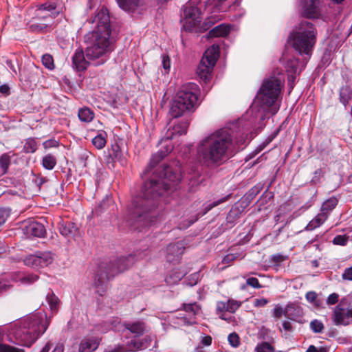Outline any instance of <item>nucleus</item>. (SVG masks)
I'll return each mask as SVG.
<instances>
[{
  "mask_svg": "<svg viewBox=\"0 0 352 352\" xmlns=\"http://www.w3.org/2000/svg\"><path fill=\"white\" fill-rule=\"evenodd\" d=\"M181 179V174L164 166L163 176L153 175L144 183L141 195L135 197L130 206V218L142 226H147L155 221L154 210L157 199L173 188Z\"/></svg>",
  "mask_w": 352,
  "mask_h": 352,
  "instance_id": "obj_1",
  "label": "nucleus"
},
{
  "mask_svg": "<svg viewBox=\"0 0 352 352\" xmlns=\"http://www.w3.org/2000/svg\"><path fill=\"white\" fill-rule=\"evenodd\" d=\"M245 142L244 134L234 138L230 129H221L200 141L197 157L207 166H218L241 149Z\"/></svg>",
  "mask_w": 352,
  "mask_h": 352,
  "instance_id": "obj_2",
  "label": "nucleus"
},
{
  "mask_svg": "<svg viewBox=\"0 0 352 352\" xmlns=\"http://www.w3.org/2000/svg\"><path fill=\"white\" fill-rule=\"evenodd\" d=\"M89 23L95 24L93 31L85 36L87 46L85 50L86 57L95 60L100 58L96 65L103 64L106 54L111 51L110 35L111 32L110 16L106 8H101L96 15L89 20Z\"/></svg>",
  "mask_w": 352,
  "mask_h": 352,
  "instance_id": "obj_3",
  "label": "nucleus"
},
{
  "mask_svg": "<svg viewBox=\"0 0 352 352\" xmlns=\"http://www.w3.org/2000/svg\"><path fill=\"white\" fill-rule=\"evenodd\" d=\"M227 0H190L184 6V19L182 20L185 30L195 32H203L218 20H211L209 17L201 23L203 10L211 8L221 12H226L228 8L224 6Z\"/></svg>",
  "mask_w": 352,
  "mask_h": 352,
  "instance_id": "obj_4",
  "label": "nucleus"
},
{
  "mask_svg": "<svg viewBox=\"0 0 352 352\" xmlns=\"http://www.w3.org/2000/svg\"><path fill=\"white\" fill-rule=\"evenodd\" d=\"M47 328L46 321L41 316L34 314L15 324L10 333L19 344L30 346Z\"/></svg>",
  "mask_w": 352,
  "mask_h": 352,
  "instance_id": "obj_5",
  "label": "nucleus"
},
{
  "mask_svg": "<svg viewBox=\"0 0 352 352\" xmlns=\"http://www.w3.org/2000/svg\"><path fill=\"white\" fill-rule=\"evenodd\" d=\"M134 263V257L129 255L102 263L94 276L93 286L96 293L103 296L108 288V282L118 274L127 270Z\"/></svg>",
  "mask_w": 352,
  "mask_h": 352,
  "instance_id": "obj_6",
  "label": "nucleus"
},
{
  "mask_svg": "<svg viewBox=\"0 0 352 352\" xmlns=\"http://www.w3.org/2000/svg\"><path fill=\"white\" fill-rule=\"evenodd\" d=\"M317 30L305 20L300 21L290 34L292 47L300 54H310L316 43Z\"/></svg>",
  "mask_w": 352,
  "mask_h": 352,
  "instance_id": "obj_7",
  "label": "nucleus"
},
{
  "mask_svg": "<svg viewBox=\"0 0 352 352\" xmlns=\"http://www.w3.org/2000/svg\"><path fill=\"white\" fill-rule=\"evenodd\" d=\"M195 91V84H190L181 88L170 105L169 114L172 118H177L195 110L198 100Z\"/></svg>",
  "mask_w": 352,
  "mask_h": 352,
  "instance_id": "obj_8",
  "label": "nucleus"
},
{
  "mask_svg": "<svg viewBox=\"0 0 352 352\" xmlns=\"http://www.w3.org/2000/svg\"><path fill=\"white\" fill-rule=\"evenodd\" d=\"M284 85L283 75L272 76L263 80V84L257 94L256 100L265 107H272L275 104L278 96L281 93Z\"/></svg>",
  "mask_w": 352,
  "mask_h": 352,
  "instance_id": "obj_9",
  "label": "nucleus"
},
{
  "mask_svg": "<svg viewBox=\"0 0 352 352\" xmlns=\"http://www.w3.org/2000/svg\"><path fill=\"white\" fill-rule=\"evenodd\" d=\"M219 56V47L212 45L205 52L199 65L197 67V73L199 78L205 82L211 77V73Z\"/></svg>",
  "mask_w": 352,
  "mask_h": 352,
  "instance_id": "obj_10",
  "label": "nucleus"
},
{
  "mask_svg": "<svg viewBox=\"0 0 352 352\" xmlns=\"http://www.w3.org/2000/svg\"><path fill=\"white\" fill-rule=\"evenodd\" d=\"M302 15L308 19H318L322 16V2L321 0H303L301 2Z\"/></svg>",
  "mask_w": 352,
  "mask_h": 352,
  "instance_id": "obj_11",
  "label": "nucleus"
},
{
  "mask_svg": "<svg viewBox=\"0 0 352 352\" xmlns=\"http://www.w3.org/2000/svg\"><path fill=\"white\" fill-rule=\"evenodd\" d=\"M332 319L336 325H349L352 324V307H344L340 302L335 308Z\"/></svg>",
  "mask_w": 352,
  "mask_h": 352,
  "instance_id": "obj_12",
  "label": "nucleus"
},
{
  "mask_svg": "<svg viewBox=\"0 0 352 352\" xmlns=\"http://www.w3.org/2000/svg\"><path fill=\"white\" fill-rule=\"evenodd\" d=\"M22 230L28 237H43L45 234V229L43 225L36 221L24 223Z\"/></svg>",
  "mask_w": 352,
  "mask_h": 352,
  "instance_id": "obj_13",
  "label": "nucleus"
},
{
  "mask_svg": "<svg viewBox=\"0 0 352 352\" xmlns=\"http://www.w3.org/2000/svg\"><path fill=\"white\" fill-rule=\"evenodd\" d=\"M185 248L182 242L170 244L166 248V259L170 263H177L184 252Z\"/></svg>",
  "mask_w": 352,
  "mask_h": 352,
  "instance_id": "obj_14",
  "label": "nucleus"
},
{
  "mask_svg": "<svg viewBox=\"0 0 352 352\" xmlns=\"http://www.w3.org/2000/svg\"><path fill=\"white\" fill-rule=\"evenodd\" d=\"M100 344V339L97 338H84L79 344V352H94Z\"/></svg>",
  "mask_w": 352,
  "mask_h": 352,
  "instance_id": "obj_15",
  "label": "nucleus"
},
{
  "mask_svg": "<svg viewBox=\"0 0 352 352\" xmlns=\"http://www.w3.org/2000/svg\"><path fill=\"white\" fill-rule=\"evenodd\" d=\"M119 7L127 12H134L144 6V0H116Z\"/></svg>",
  "mask_w": 352,
  "mask_h": 352,
  "instance_id": "obj_16",
  "label": "nucleus"
},
{
  "mask_svg": "<svg viewBox=\"0 0 352 352\" xmlns=\"http://www.w3.org/2000/svg\"><path fill=\"white\" fill-rule=\"evenodd\" d=\"M73 67L77 71L85 70L89 66V62L86 60L82 49L76 50L72 57Z\"/></svg>",
  "mask_w": 352,
  "mask_h": 352,
  "instance_id": "obj_17",
  "label": "nucleus"
},
{
  "mask_svg": "<svg viewBox=\"0 0 352 352\" xmlns=\"http://www.w3.org/2000/svg\"><path fill=\"white\" fill-rule=\"evenodd\" d=\"M56 6L54 3L47 2L39 6L38 10L39 12H50L48 15H42L40 17L45 21H49L52 23L53 19L58 15L59 12L56 11Z\"/></svg>",
  "mask_w": 352,
  "mask_h": 352,
  "instance_id": "obj_18",
  "label": "nucleus"
},
{
  "mask_svg": "<svg viewBox=\"0 0 352 352\" xmlns=\"http://www.w3.org/2000/svg\"><path fill=\"white\" fill-rule=\"evenodd\" d=\"M189 122L188 121L181 122L177 125H175L170 131H168L166 133L167 139H172L175 135H183L187 132Z\"/></svg>",
  "mask_w": 352,
  "mask_h": 352,
  "instance_id": "obj_19",
  "label": "nucleus"
},
{
  "mask_svg": "<svg viewBox=\"0 0 352 352\" xmlns=\"http://www.w3.org/2000/svg\"><path fill=\"white\" fill-rule=\"evenodd\" d=\"M124 327L136 336H142L145 330L144 323L140 321L133 323L125 322Z\"/></svg>",
  "mask_w": 352,
  "mask_h": 352,
  "instance_id": "obj_20",
  "label": "nucleus"
},
{
  "mask_svg": "<svg viewBox=\"0 0 352 352\" xmlns=\"http://www.w3.org/2000/svg\"><path fill=\"white\" fill-rule=\"evenodd\" d=\"M327 219V216L324 212L318 214L311 221L309 222L305 228L307 231H311L320 227Z\"/></svg>",
  "mask_w": 352,
  "mask_h": 352,
  "instance_id": "obj_21",
  "label": "nucleus"
},
{
  "mask_svg": "<svg viewBox=\"0 0 352 352\" xmlns=\"http://www.w3.org/2000/svg\"><path fill=\"white\" fill-rule=\"evenodd\" d=\"M59 230L60 234L65 236H74L78 232L77 227L72 222H66L60 224Z\"/></svg>",
  "mask_w": 352,
  "mask_h": 352,
  "instance_id": "obj_22",
  "label": "nucleus"
},
{
  "mask_svg": "<svg viewBox=\"0 0 352 352\" xmlns=\"http://www.w3.org/2000/svg\"><path fill=\"white\" fill-rule=\"evenodd\" d=\"M230 27L225 24H220L212 28L208 34V38L225 36L230 32Z\"/></svg>",
  "mask_w": 352,
  "mask_h": 352,
  "instance_id": "obj_23",
  "label": "nucleus"
},
{
  "mask_svg": "<svg viewBox=\"0 0 352 352\" xmlns=\"http://www.w3.org/2000/svg\"><path fill=\"white\" fill-rule=\"evenodd\" d=\"M170 151V149H166V151H160L154 154L151 160L149 166L145 170L144 174H148L151 170L154 168L165 156Z\"/></svg>",
  "mask_w": 352,
  "mask_h": 352,
  "instance_id": "obj_24",
  "label": "nucleus"
},
{
  "mask_svg": "<svg viewBox=\"0 0 352 352\" xmlns=\"http://www.w3.org/2000/svg\"><path fill=\"white\" fill-rule=\"evenodd\" d=\"M38 256V267L48 266L54 261V256L51 252H37Z\"/></svg>",
  "mask_w": 352,
  "mask_h": 352,
  "instance_id": "obj_25",
  "label": "nucleus"
},
{
  "mask_svg": "<svg viewBox=\"0 0 352 352\" xmlns=\"http://www.w3.org/2000/svg\"><path fill=\"white\" fill-rule=\"evenodd\" d=\"M46 300L52 312L55 314L57 313L60 302L58 298L52 292H51L47 294Z\"/></svg>",
  "mask_w": 352,
  "mask_h": 352,
  "instance_id": "obj_26",
  "label": "nucleus"
},
{
  "mask_svg": "<svg viewBox=\"0 0 352 352\" xmlns=\"http://www.w3.org/2000/svg\"><path fill=\"white\" fill-rule=\"evenodd\" d=\"M38 279V276L36 274H18L15 275V277L13 278L14 281H21L24 284H32L36 281Z\"/></svg>",
  "mask_w": 352,
  "mask_h": 352,
  "instance_id": "obj_27",
  "label": "nucleus"
},
{
  "mask_svg": "<svg viewBox=\"0 0 352 352\" xmlns=\"http://www.w3.org/2000/svg\"><path fill=\"white\" fill-rule=\"evenodd\" d=\"M338 202V199L334 197L326 200L322 205L321 212H324L328 217L330 212L337 206Z\"/></svg>",
  "mask_w": 352,
  "mask_h": 352,
  "instance_id": "obj_28",
  "label": "nucleus"
},
{
  "mask_svg": "<svg viewBox=\"0 0 352 352\" xmlns=\"http://www.w3.org/2000/svg\"><path fill=\"white\" fill-rule=\"evenodd\" d=\"M78 118L82 122H90L94 118V113L87 107H84L78 111Z\"/></svg>",
  "mask_w": 352,
  "mask_h": 352,
  "instance_id": "obj_29",
  "label": "nucleus"
},
{
  "mask_svg": "<svg viewBox=\"0 0 352 352\" xmlns=\"http://www.w3.org/2000/svg\"><path fill=\"white\" fill-rule=\"evenodd\" d=\"M56 157L52 154H47L43 157L42 165L47 170H52L56 165Z\"/></svg>",
  "mask_w": 352,
  "mask_h": 352,
  "instance_id": "obj_30",
  "label": "nucleus"
},
{
  "mask_svg": "<svg viewBox=\"0 0 352 352\" xmlns=\"http://www.w3.org/2000/svg\"><path fill=\"white\" fill-rule=\"evenodd\" d=\"M352 98V90L350 87L345 86L340 89V99L341 102L346 105Z\"/></svg>",
  "mask_w": 352,
  "mask_h": 352,
  "instance_id": "obj_31",
  "label": "nucleus"
},
{
  "mask_svg": "<svg viewBox=\"0 0 352 352\" xmlns=\"http://www.w3.org/2000/svg\"><path fill=\"white\" fill-rule=\"evenodd\" d=\"M111 156L124 166L126 164V160L123 157L121 148L117 144L112 146V153Z\"/></svg>",
  "mask_w": 352,
  "mask_h": 352,
  "instance_id": "obj_32",
  "label": "nucleus"
},
{
  "mask_svg": "<svg viewBox=\"0 0 352 352\" xmlns=\"http://www.w3.org/2000/svg\"><path fill=\"white\" fill-rule=\"evenodd\" d=\"M10 156L8 153H3L0 157V173L3 175L6 173L10 164Z\"/></svg>",
  "mask_w": 352,
  "mask_h": 352,
  "instance_id": "obj_33",
  "label": "nucleus"
},
{
  "mask_svg": "<svg viewBox=\"0 0 352 352\" xmlns=\"http://www.w3.org/2000/svg\"><path fill=\"white\" fill-rule=\"evenodd\" d=\"M37 149V143L34 138H28L25 140L23 151L26 153H34Z\"/></svg>",
  "mask_w": 352,
  "mask_h": 352,
  "instance_id": "obj_34",
  "label": "nucleus"
},
{
  "mask_svg": "<svg viewBox=\"0 0 352 352\" xmlns=\"http://www.w3.org/2000/svg\"><path fill=\"white\" fill-rule=\"evenodd\" d=\"M52 22H50L49 21H46V23H42V22H32L29 28L32 32H43L44 31L47 27L51 25Z\"/></svg>",
  "mask_w": 352,
  "mask_h": 352,
  "instance_id": "obj_35",
  "label": "nucleus"
},
{
  "mask_svg": "<svg viewBox=\"0 0 352 352\" xmlns=\"http://www.w3.org/2000/svg\"><path fill=\"white\" fill-rule=\"evenodd\" d=\"M147 346L144 345L143 341L131 340L126 344L125 351H135L142 348H146Z\"/></svg>",
  "mask_w": 352,
  "mask_h": 352,
  "instance_id": "obj_36",
  "label": "nucleus"
},
{
  "mask_svg": "<svg viewBox=\"0 0 352 352\" xmlns=\"http://www.w3.org/2000/svg\"><path fill=\"white\" fill-rule=\"evenodd\" d=\"M286 70L289 74H296L298 68V60L296 58L289 59L285 65Z\"/></svg>",
  "mask_w": 352,
  "mask_h": 352,
  "instance_id": "obj_37",
  "label": "nucleus"
},
{
  "mask_svg": "<svg viewBox=\"0 0 352 352\" xmlns=\"http://www.w3.org/2000/svg\"><path fill=\"white\" fill-rule=\"evenodd\" d=\"M107 140L104 134L100 133L96 135L92 140L93 144L98 149H101L104 147Z\"/></svg>",
  "mask_w": 352,
  "mask_h": 352,
  "instance_id": "obj_38",
  "label": "nucleus"
},
{
  "mask_svg": "<svg viewBox=\"0 0 352 352\" xmlns=\"http://www.w3.org/2000/svg\"><path fill=\"white\" fill-rule=\"evenodd\" d=\"M25 265L32 267H38V256L37 252L35 254H30L24 259Z\"/></svg>",
  "mask_w": 352,
  "mask_h": 352,
  "instance_id": "obj_39",
  "label": "nucleus"
},
{
  "mask_svg": "<svg viewBox=\"0 0 352 352\" xmlns=\"http://www.w3.org/2000/svg\"><path fill=\"white\" fill-rule=\"evenodd\" d=\"M113 206V201L111 198L107 197L102 200L96 209V212H101Z\"/></svg>",
  "mask_w": 352,
  "mask_h": 352,
  "instance_id": "obj_40",
  "label": "nucleus"
},
{
  "mask_svg": "<svg viewBox=\"0 0 352 352\" xmlns=\"http://www.w3.org/2000/svg\"><path fill=\"white\" fill-rule=\"evenodd\" d=\"M256 352H274V348L270 343L263 342L258 344L256 349Z\"/></svg>",
  "mask_w": 352,
  "mask_h": 352,
  "instance_id": "obj_41",
  "label": "nucleus"
},
{
  "mask_svg": "<svg viewBox=\"0 0 352 352\" xmlns=\"http://www.w3.org/2000/svg\"><path fill=\"white\" fill-rule=\"evenodd\" d=\"M184 309L190 316H195L199 312V307L196 302L190 304H184Z\"/></svg>",
  "mask_w": 352,
  "mask_h": 352,
  "instance_id": "obj_42",
  "label": "nucleus"
},
{
  "mask_svg": "<svg viewBox=\"0 0 352 352\" xmlns=\"http://www.w3.org/2000/svg\"><path fill=\"white\" fill-rule=\"evenodd\" d=\"M42 63L43 65L49 69H53L54 67V59L50 54H44L42 56Z\"/></svg>",
  "mask_w": 352,
  "mask_h": 352,
  "instance_id": "obj_43",
  "label": "nucleus"
},
{
  "mask_svg": "<svg viewBox=\"0 0 352 352\" xmlns=\"http://www.w3.org/2000/svg\"><path fill=\"white\" fill-rule=\"evenodd\" d=\"M310 328L314 333H321L324 329V325L321 321L314 320L310 322Z\"/></svg>",
  "mask_w": 352,
  "mask_h": 352,
  "instance_id": "obj_44",
  "label": "nucleus"
},
{
  "mask_svg": "<svg viewBox=\"0 0 352 352\" xmlns=\"http://www.w3.org/2000/svg\"><path fill=\"white\" fill-rule=\"evenodd\" d=\"M228 341L231 346L237 347L239 344V337L236 333H232L228 336Z\"/></svg>",
  "mask_w": 352,
  "mask_h": 352,
  "instance_id": "obj_45",
  "label": "nucleus"
},
{
  "mask_svg": "<svg viewBox=\"0 0 352 352\" xmlns=\"http://www.w3.org/2000/svg\"><path fill=\"white\" fill-rule=\"evenodd\" d=\"M349 237L345 235H338L334 237L333 243L335 245H345L348 241Z\"/></svg>",
  "mask_w": 352,
  "mask_h": 352,
  "instance_id": "obj_46",
  "label": "nucleus"
},
{
  "mask_svg": "<svg viewBox=\"0 0 352 352\" xmlns=\"http://www.w3.org/2000/svg\"><path fill=\"white\" fill-rule=\"evenodd\" d=\"M0 352H24V351L7 344H0Z\"/></svg>",
  "mask_w": 352,
  "mask_h": 352,
  "instance_id": "obj_47",
  "label": "nucleus"
},
{
  "mask_svg": "<svg viewBox=\"0 0 352 352\" xmlns=\"http://www.w3.org/2000/svg\"><path fill=\"white\" fill-rule=\"evenodd\" d=\"M226 302L228 308V311L231 313L234 312L241 306V303L234 300H229Z\"/></svg>",
  "mask_w": 352,
  "mask_h": 352,
  "instance_id": "obj_48",
  "label": "nucleus"
},
{
  "mask_svg": "<svg viewBox=\"0 0 352 352\" xmlns=\"http://www.w3.org/2000/svg\"><path fill=\"white\" fill-rule=\"evenodd\" d=\"M246 285H249L250 287H252L253 288L256 289L262 287V285L260 284L258 280L254 277L248 278L246 280Z\"/></svg>",
  "mask_w": 352,
  "mask_h": 352,
  "instance_id": "obj_49",
  "label": "nucleus"
},
{
  "mask_svg": "<svg viewBox=\"0 0 352 352\" xmlns=\"http://www.w3.org/2000/svg\"><path fill=\"white\" fill-rule=\"evenodd\" d=\"M287 312V309L286 310H283V308L278 305H276L275 308L273 311V316L276 318H280L283 315L286 316V313Z\"/></svg>",
  "mask_w": 352,
  "mask_h": 352,
  "instance_id": "obj_50",
  "label": "nucleus"
},
{
  "mask_svg": "<svg viewBox=\"0 0 352 352\" xmlns=\"http://www.w3.org/2000/svg\"><path fill=\"white\" fill-rule=\"evenodd\" d=\"M43 146L45 149H49L50 148H56L59 146V142L55 139H50L43 143Z\"/></svg>",
  "mask_w": 352,
  "mask_h": 352,
  "instance_id": "obj_51",
  "label": "nucleus"
},
{
  "mask_svg": "<svg viewBox=\"0 0 352 352\" xmlns=\"http://www.w3.org/2000/svg\"><path fill=\"white\" fill-rule=\"evenodd\" d=\"M228 304L226 302L219 301L217 303L216 311L217 314L228 311Z\"/></svg>",
  "mask_w": 352,
  "mask_h": 352,
  "instance_id": "obj_52",
  "label": "nucleus"
},
{
  "mask_svg": "<svg viewBox=\"0 0 352 352\" xmlns=\"http://www.w3.org/2000/svg\"><path fill=\"white\" fill-rule=\"evenodd\" d=\"M183 276H184V274L182 273H175L173 278L172 276L170 275L168 277L166 278V281L168 284L175 283L177 281L180 280Z\"/></svg>",
  "mask_w": 352,
  "mask_h": 352,
  "instance_id": "obj_53",
  "label": "nucleus"
},
{
  "mask_svg": "<svg viewBox=\"0 0 352 352\" xmlns=\"http://www.w3.org/2000/svg\"><path fill=\"white\" fill-rule=\"evenodd\" d=\"M10 216V212L7 209L0 210V226L3 225Z\"/></svg>",
  "mask_w": 352,
  "mask_h": 352,
  "instance_id": "obj_54",
  "label": "nucleus"
},
{
  "mask_svg": "<svg viewBox=\"0 0 352 352\" xmlns=\"http://www.w3.org/2000/svg\"><path fill=\"white\" fill-rule=\"evenodd\" d=\"M230 197V195H228V196H226L224 197L222 199H219L218 201H214L213 202L212 204H210L208 206H207L206 208V212L209 211L210 210H211L212 208H213L214 207H216L218 205L225 202L226 201H227L228 199V198Z\"/></svg>",
  "mask_w": 352,
  "mask_h": 352,
  "instance_id": "obj_55",
  "label": "nucleus"
},
{
  "mask_svg": "<svg viewBox=\"0 0 352 352\" xmlns=\"http://www.w3.org/2000/svg\"><path fill=\"white\" fill-rule=\"evenodd\" d=\"M268 302H269V300L266 298H256L254 300V306L256 307H263Z\"/></svg>",
  "mask_w": 352,
  "mask_h": 352,
  "instance_id": "obj_56",
  "label": "nucleus"
},
{
  "mask_svg": "<svg viewBox=\"0 0 352 352\" xmlns=\"http://www.w3.org/2000/svg\"><path fill=\"white\" fill-rule=\"evenodd\" d=\"M342 278L345 280H352V266L346 268L342 274Z\"/></svg>",
  "mask_w": 352,
  "mask_h": 352,
  "instance_id": "obj_57",
  "label": "nucleus"
},
{
  "mask_svg": "<svg viewBox=\"0 0 352 352\" xmlns=\"http://www.w3.org/2000/svg\"><path fill=\"white\" fill-rule=\"evenodd\" d=\"M338 295L335 293H333L329 296L327 298V303L329 305H334L338 302Z\"/></svg>",
  "mask_w": 352,
  "mask_h": 352,
  "instance_id": "obj_58",
  "label": "nucleus"
},
{
  "mask_svg": "<svg viewBox=\"0 0 352 352\" xmlns=\"http://www.w3.org/2000/svg\"><path fill=\"white\" fill-rule=\"evenodd\" d=\"M317 298V294L314 292H309L306 294V299L310 302H314Z\"/></svg>",
  "mask_w": 352,
  "mask_h": 352,
  "instance_id": "obj_59",
  "label": "nucleus"
},
{
  "mask_svg": "<svg viewBox=\"0 0 352 352\" xmlns=\"http://www.w3.org/2000/svg\"><path fill=\"white\" fill-rule=\"evenodd\" d=\"M162 64H163V67L165 69H168L170 68V58L168 56H163Z\"/></svg>",
  "mask_w": 352,
  "mask_h": 352,
  "instance_id": "obj_60",
  "label": "nucleus"
},
{
  "mask_svg": "<svg viewBox=\"0 0 352 352\" xmlns=\"http://www.w3.org/2000/svg\"><path fill=\"white\" fill-rule=\"evenodd\" d=\"M10 87L7 85H2L0 86V93L3 94H9Z\"/></svg>",
  "mask_w": 352,
  "mask_h": 352,
  "instance_id": "obj_61",
  "label": "nucleus"
},
{
  "mask_svg": "<svg viewBox=\"0 0 352 352\" xmlns=\"http://www.w3.org/2000/svg\"><path fill=\"white\" fill-rule=\"evenodd\" d=\"M284 260H285V258L281 254H276V255L272 256V261L274 262H277V263L282 262Z\"/></svg>",
  "mask_w": 352,
  "mask_h": 352,
  "instance_id": "obj_62",
  "label": "nucleus"
},
{
  "mask_svg": "<svg viewBox=\"0 0 352 352\" xmlns=\"http://www.w3.org/2000/svg\"><path fill=\"white\" fill-rule=\"evenodd\" d=\"M202 343H203V344H204L206 346L210 345L212 343V338L210 336L204 337V338L202 340Z\"/></svg>",
  "mask_w": 352,
  "mask_h": 352,
  "instance_id": "obj_63",
  "label": "nucleus"
},
{
  "mask_svg": "<svg viewBox=\"0 0 352 352\" xmlns=\"http://www.w3.org/2000/svg\"><path fill=\"white\" fill-rule=\"evenodd\" d=\"M64 346L63 344H58L56 346L52 352H63Z\"/></svg>",
  "mask_w": 352,
  "mask_h": 352,
  "instance_id": "obj_64",
  "label": "nucleus"
}]
</instances>
